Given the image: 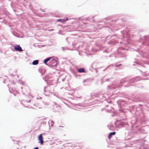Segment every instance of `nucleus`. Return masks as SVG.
Segmentation results:
<instances>
[{"mask_svg": "<svg viewBox=\"0 0 149 149\" xmlns=\"http://www.w3.org/2000/svg\"><path fill=\"white\" fill-rule=\"evenodd\" d=\"M38 140L40 141V144H42L43 143V139L42 134H40L38 136Z\"/></svg>", "mask_w": 149, "mask_h": 149, "instance_id": "nucleus-1", "label": "nucleus"}, {"mask_svg": "<svg viewBox=\"0 0 149 149\" xmlns=\"http://www.w3.org/2000/svg\"><path fill=\"white\" fill-rule=\"evenodd\" d=\"M14 49L16 51H18L19 52H22L23 51V50L19 45H17L15 46L14 47Z\"/></svg>", "mask_w": 149, "mask_h": 149, "instance_id": "nucleus-2", "label": "nucleus"}, {"mask_svg": "<svg viewBox=\"0 0 149 149\" xmlns=\"http://www.w3.org/2000/svg\"><path fill=\"white\" fill-rule=\"evenodd\" d=\"M78 71L80 73L85 72V69L84 68L79 69L78 70Z\"/></svg>", "mask_w": 149, "mask_h": 149, "instance_id": "nucleus-3", "label": "nucleus"}, {"mask_svg": "<svg viewBox=\"0 0 149 149\" xmlns=\"http://www.w3.org/2000/svg\"><path fill=\"white\" fill-rule=\"evenodd\" d=\"M51 58V57H49V58H48L47 59H45L44 60V63L46 64L49 61Z\"/></svg>", "mask_w": 149, "mask_h": 149, "instance_id": "nucleus-4", "label": "nucleus"}, {"mask_svg": "<svg viewBox=\"0 0 149 149\" xmlns=\"http://www.w3.org/2000/svg\"><path fill=\"white\" fill-rule=\"evenodd\" d=\"M116 134V132H113L110 133L109 135V139H110L111 138V136L115 135Z\"/></svg>", "mask_w": 149, "mask_h": 149, "instance_id": "nucleus-5", "label": "nucleus"}, {"mask_svg": "<svg viewBox=\"0 0 149 149\" xmlns=\"http://www.w3.org/2000/svg\"><path fill=\"white\" fill-rule=\"evenodd\" d=\"M38 63V60H35L34 61L32 62V64L33 65H36Z\"/></svg>", "mask_w": 149, "mask_h": 149, "instance_id": "nucleus-6", "label": "nucleus"}, {"mask_svg": "<svg viewBox=\"0 0 149 149\" xmlns=\"http://www.w3.org/2000/svg\"><path fill=\"white\" fill-rule=\"evenodd\" d=\"M66 21V20H65L64 19H58L57 20V21H58V22H65Z\"/></svg>", "mask_w": 149, "mask_h": 149, "instance_id": "nucleus-7", "label": "nucleus"}, {"mask_svg": "<svg viewBox=\"0 0 149 149\" xmlns=\"http://www.w3.org/2000/svg\"><path fill=\"white\" fill-rule=\"evenodd\" d=\"M33 149H38V147H36L33 148Z\"/></svg>", "mask_w": 149, "mask_h": 149, "instance_id": "nucleus-8", "label": "nucleus"}]
</instances>
